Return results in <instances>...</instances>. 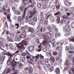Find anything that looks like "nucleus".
Listing matches in <instances>:
<instances>
[{"label": "nucleus", "mask_w": 74, "mask_h": 74, "mask_svg": "<svg viewBox=\"0 0 74 74\" xmlns=\"http://www.w3.org/2000/svg\"><path fill=\"white\" fill-rule=\"evenodd\" d=\"M64 4L67 7H69V6L71 5L72 3L71 2H69V1L67 0H65L64 1Z\"/></svg>", "instance_id": "7"}, {"label": "nucleus", "mask_w": 74, "mask_h": 74, "mask_svg": "<svg viewBox=\"0 0 74 74\" xmlns=\"http://www.w3.org/2000/svg\"><path fill=\"white\" fill-rule=\"evenodd\" d=\"M22 34L23 36H24V37H23V38H24L25 37V36L26 35V33L25 32H23V33H22Z\"/></svg>", "instance_id": "45"}, {"label": "nucleus", "mask_w": 74, "mask_h": 74, "mask_svg": "<svg viewBox=\"0 0 74 74\" xmlns=\"http://www.w3.org/2000/svg\"><path fill=\"white\" fill-rule=\"evenodd\" d=\"M69 35H70V33L69 32H67L65 34V36L66 37H68V36H69Z\"/></svg>", "instance_id": "55"}, {"label": "nucleus", "mask_w": 74, "mask_h": 74, "mask_svg": "<svg viewBox=\"0 0 74 74\" xmlns=\"http://www.w3.org/2000/svg\"><path fill=\"white\" fill-rule=\"evenodd\" d=\"M57 22L58 23H59L60 22V17H58L57 19Z\"/></svg>", "instance_id": "48"}, {"label": "nucleus", "mask_w": 74, "mask_h": 74, "mask_svg": "<svg viewBox=\"0 0 74 74\" xmlns=\"http://www.w3.org/2000/svg\"><path fill=\"white\" fill-rule=\"evenodd\" d=\"M46 66L48 68H49L50 67V66H51V65H50V63H48L46 64Z\"/></svg>", "instance_id": "41"}, {"label": "nucleus", "mask_w": 74, "mask_h": 74, "mask_svg": "<svg viewBox=\"0 0 74 74\" xmlns=\"http://www.w3.org/2000/svg\"><path fill=\"white\" fill-rule=\"evenodd\" d=\"M9 3H15L16 1V0H9Z\"/></svg>", "instance_id": "35"}, {"label": "nucleus", "mask_w": 74, "mask_h": 74, "mask_svg": "<svg viewBox=\"0 0 74 74\" xmlns=\"http://www.w3.org/2000/svg\"><path fill=\"white\" fill-rule=\"evenodd\" d=\"M50 63L53 64V62H54L55 61V58H54V57L53 56H51L50 57Z\"/></svg>", "instance_id": "13"}, {"label": "nucleus", "mask_w": 74, "mask_h": 74, "mask_svg": "<svg viewBox=\"0 0 74 74\" xmlns=\"http://www.w3.org/2000/svg\"><path fill=\"white\" fill-rule=\"evenodd\" d=\"M47 47H49V48L50 47L51 45H50V44H46V45Z\"/></svg>", "instance_id": "59"}, {"label": "nucleus", "mask_w": 74, "mask_h": 74, "mask_svg": "<svg viewBox=\"0 0 74 74\" xmlns=\"http://www.w3.org/2000/svg\"><path fill=\"white\" fill-rule=\"evenodd\" d=\"M70 41H73V42H74V38H72L71 39Z\"/></svg>", "instance_id": "64"}, {"label": "nucleus", "mask_w": 74, "mask_h": 74, "mask_svg": "<svg viewBox=\"0 0 74 74\" xmlns=\"http://www.w3.org/2000/svg\"><path fill=\"white\" fill-rule=\"evenodd\" d=\"M9 47L10 49H14V46H13L12 44H9Z\"/></svg>", "instance_id": "24"}, {"label": "nucleus", "mask_w": 74, "mask_h": 74, "mask_svg": "<svg viewBox=\"0 0 74 74\" xmlns=\"http://www.w3.org/2000/svg\"><path fill=\"white\" fill-rule=\"evenodd\" d=\"M70 28V25H67L64 27L63 29L67 32H70V28Z\"/></svg>", "instance_id": "6"}, {"label": "nucleus", "mask_w": 74, "mask_h": 74, "mask_svg": "<svg viewBox=\"0 0 74 74\" xmlns=\"http://www.w3.org/2000/svg\"><path fill=\"white\" fill-rule=\"evenodd\" d=\"M29 63L31 64H33V60L31 59H30L28 61Z\"/></svg>", "instance_id": "28"}, {"label": "nucleus", "mask_w": 74, "mask_h": 74, "mask_svg": "<svg viewBox=\"0 0 74 74\" xmlns=\"http://www.w3.org/2000/svg\"><path fill=\"white\" fill-rule=\"evenodd\" d=\"M7 3L5 2L3 7V10H5V8H7Z\"/></svg>", "instance_id": "18"}, {"label": "nucleus", "mask_w": 74, "mask_h": 74, "mask_svg": "<svg viewBox=\"0 0 74 74\" xmlns=\"http://www.w3.org/2000/svg\"><path fill=\"white\" fill-rule=\"evenodd\" d=\"M15 37H16V40H17L18 41H21V40L18 38V36H16Z\"/></svg>", "instance_id": "49"}, {"label": "nucleus", "mask_w": 74, "mask_h": 74, "mask_svg": "<svg viewBox=\"0 0 74 74\" xmlns=\"http://www.w3.org/2000/svg\"><path fill=\"white\" fill-rule=\"evenodd\" d=\"M11 64H12V66L13 67H15V65L17 64V62L15 61V60L14 59L11 63Z\"/></svg>", "instance_id": "12"}, {"label": "nucleus", "mask_w": 74, "mask_h": 74, "mask_svg": "<svg viewBox=\"0 0 74 74\" xmlns=\"http://www.w3.org/2000/svg\"><path fill=\"white\" fill-rule=\"evenodd\" d=\"M28 44V42H27L25 40H23L21 42L19 43L18 45H18L17 48L21 51H23V49H25V47H24V45H27Z\"/></svg>", "instance_id": "1"}, {"label": "nucleus", "mask_w": 74, "mask_h": 74, "mask_svg": "<svg viewBox=\"0 0 74 74\" xmlns=\"http://www.w3.org/2000/svg\"><path fill=\"white\" fill-rule=\"evenodd\" d=\"M55 72L57 74H59L60 73V69L59 68H57L55 70Z\"/></svg>", "instance_id": "14"}, {"label": "nucleus", "mask_w": 74, "mask_h": 74, "mask_svg": "<svg viewBox=\"0 0 74 74\" xmlns=\"http://www.w3.org/2000/svg\"><path fill=\"white\" fill-rule=\"evenodd\" d=\"M37 17H33V21H34L35 22H37Z\"/></svg>", "instance_id": "38"}, {"label": "nucleus", "mask_w": 74, "mask_h": 74, "mask_svg": "<svg viewBox=\"0 0 74 74\" xmlns=\"http://www.w3.org/2000/svg\"><path fill=\"white\" fill-rule=\"evenodd\" d=\"M50 42H51L52 44H54L55 43V41L54 39H53L51 41H50Z\"/></svg>", "instance_id": "37"}, {"label": "nucleus", "mask_w": 74, "mask_h": 74, "mask_svg": "<svg viewBox=\"0 0 74 74\" xmlns=\"http://www.w3.org/2000/svg\"><path fill=\"white\" fill-rule=\"evenodd\" d=\"M25 18L26 19V23H27V22H28V19H29L28 16H26Z\"/></svg>", "instance_id": "43"}, {"label": "nucleus", "mask_w": 74, "mask_h": 74, "mask_svg": "<svg viewBox=\"0 0 74 74\" xmlns=\"http://www.w3.org/2000/svg\"><path fill=\"white\" fill-rule=\"evenodd\" d=\"M50 20L52 22H53L55 21V17L54 16H51L50 18Z\"/></svg>", "instance_id": "21"}, {"label": "nucleus", "mask_w": 74, "mask_h": 74, "mask_svg": "<svg viewBox=\"0 0 74 74\" xmlns=\"http://www.w3.org/2000/svg\"><path fill=\"white\" fill-rule=\"evenodd\" d=\"M2 54L3 55V56H5V55H8V56H9L10 57H12L14 56L13 54H12L11 53H9L8 52L7 53H5V51L2 52Z\"/></svg>", "instance_id": "5"}, {"label": "nucleus", "mask_w": 74, "mask_h": 74, "mask_svg": "<svg viewBox=\"0 0 74 74\" xmlns=\"http://www.w3.org/2000/svg\"><path fill=\"white\" fill-rule=\"evenodd\" d=\"M64 18L62 19L60 21V23H61V24H63V23H64Z\"/></svg>", "instance_id": "39"}, {"label": "nucleus", "mask_w": 74, "mask_h": 74, "mask_svg": "<svg viewBox=\"0 0 74 74\" xmlns=\"http://www.w3.org/2000/svg\"><path fill=\"white\" fill-rule=\"evenodd\" d=\"M70 64V62L69 61H66V64L67 66H68Z\"/></svg>", "instance_id": "57"}, {"label": "nucleus", "mask_w": 74, "mask_h": 74, "mask_svg": "<svg viewBox=\"0 0 74 74\" xmlns=\"http://www.w3.org/2000/svg\"><path fill=\"white\" fill-rule=\"evenodd\" d=\"M11 61H12V58H11V57H10L9 58L8 60L7 61V63H11Z\"/></svg>", "instance_id": "34"}, {"label": "nucleus", "mask_w": 74, "mask_h": 74, "mask_svg": "<svg viewBox=\"0 0 74 74\" xmlns=\"http://www.w3.org/2000/svg\"><path fill=\"white\" fill-rule=\"evenodd\" d=\"M11 71V69H9V70H8L7 72L6 73V71H5L3 73V74H7L8 73H10Z\"/></svg>", "instance_id": "25"}, {"label": "nucleus", "mask_w": 74, "mask_h": 74, "mask_svg": "<svg viewBox=\"0 0 74 74\" xmlns=\"http://www.w3.org/2000/svg\"><path fill=\"white\" fill-rule=\"evenodd\" d=\"M25 59H26L25 57H21V59L20 60H21L22 62H23L24 61H25Z\"/></svg>", "instance_id": "36"}, {"label": "nucleus", "mask_w": 74, "mask_h": 74, "mask_svg": "<svg viewBox=\"0 0 74 74\" xmlns=\"http://www.w3.org/2000/svg\"><path fill=\"white\" fill-rule=\"evenodd\" d=\"M40 63L42 65H44L45 64H46V62H45V60L44 59H43V60L40 61Z\"/></svg>", "instance_id": "22"}, {"label": "nucleus", "mask_w": 74, "mask_h": 74, "mask_svg": "<svg viewBox=\"0 0 74 74\" xmlns=\"http://www.w3.org/2000/svg\"><path fill=\"white\" fill-rule=\"evenodd\" d=\"M60 35H61L60 33L57 32L55 33V37H59V36H60Z\"/></svg>", "instance_id": "23"}, {"label": "nucleus", "mask_w": 74, "mask_h": 74, "mask_svg": "<svg viewBox=\"0 0 74 74\" xmlns=\"http://www.w3.org/2000/svg\"><path fill=\"white\" fill-rule=\"evenodd\" d=\"M41 44H40L38 46V48H39V49L38 50V52H40V51H41Z\"/></svg>", "instance_id": "31"}, {"label": "nucleus", "mask_w": 74, "mask_h": 74, "mask_svg": "<svg viewBox=\"0 0 74 74\" xmlns=\"http://www.w3.org/2000/svg\"><path fill=\"white\" fill-rule=\"evenodd\" d=\"M34 49V47L32 46H29L28 48V50L30 52H33Z\"/></svg>", "instance_id": "10"}, {"label": "nucleus", "mask_w": 74, "mask_h": 74, "mask_svg": "<svg viewBox=\"0 0 74 74\" xmlns=\"http://www.w3.org/2000/svg\"><path fill=\"white\" fill-rule=\"evenodd\" d=\"M44 25H47L48 24V21L45 20L43 23Z\"/></svg>", "instance_id": "30"}, {"label": "nucleus", "mask_w": 74, "mask_h": 74, "mask_svg": "<svg viewBox=\"0 0 74 74\" xmlns=\"http://www.w3.org/2000/svg\"><path fill=\"white\" fill-rule=\"evenodd\" d=\"M10 36L12 38L14 39V37H15V35H14V34H11L10 35Z\"/></svg>", "instance_id": "33"}, {"label": "nucleus", "mask_w": 74, "mask_h": 74, "mask_svg": "<svg viewBox=\"0 0 74 74\" xmlns=\"http://www.w3.org/2000/svg\"><path fill=\"white\" fill-rule=\"evenodd\" d=\"M45 27H43L41 28L40 32H45Z\"/></svg>", "instance_id": "40"}, {"label": "nucleus", "mask_w": 74, "mask_h": 74, "mask_svg": "<svg viewBox=\"0 0 74 74\" xmlns=\"http://www.w3.org/2000/svg\"><path fill=\"white\" fill-rule=\"evenodd\" d=\"M66 51H69V47L68 46H66Z\"/></svg>", "instance_id": "60"}, {"label": "nucleus", "mask_w": 74, "mask_h": 74, "mask_svg": "<svg viewBox=\"0 0 74 74\" xmlns=\"http://www.w3.org/2000/svg\"><path fill=\"white\" fill-rule=\"evenodd\" d=\"M29 1L32 4L31 0H23V4H25V5H27V4H29Z\"/></svg>", "instance_id": "8"}, {"label": "nucleus", "mask_w": 74, "mask_h": 74, "mask_svg": "<svg viewBox=\"0 0 74 74\" xmlns=\"http://www.w3.org/2000/svg\"><path fill=\"white\" fill-rule=\"evenodd\" d=\"M21 11H23V17L21 18V22L22 21L23 22H25V16L26 15V12L27 10H21Z\"/></svg>", "instance_id": "3"}, {"label": "nucleus", "mask_w": 74, "mask_h": 74, "mask_svg": "<svg viewBox=\"0 0 74 74\" xmlns=\"http://www.w3.org/2000/svg\"><path fill=\"white\" fill-rule=\"evenodd\" d=\"M46 40L42 42V44L45 45L47 44V43L50 42L51 41V39H47Z\"/></svg>", "instance_id": "9"}, {"label": "nucleus", "mask_w": 74, "mask_h": 74, "mask_svg": "<svg viewBox=\"0 0 74 74\" xmlns=\"http://www.w3.org/2000/svg\"><path fill=\"white\" fill-rule=\"evenodd\" d=\"M51 60L49 58H47L45 60V62H46V64H47V63H51V61H50Z\"/></svg>", "instance_id": "19"}, {"label": "nucleus", "mask_w": 74, "mask_h": 74, "mask_svg": "<svg viewBox=\"0 0 74 74\" xmlns=\"http://www.w3.org/2000/svg\"><path fill=\"white\" fill-rule=\"evenodd\" d=\"M10 10H5L4 14L5 15H7V13H10Z\"/></svg>", "instance_id": "20"}, {"label": "nucleus", "mask_w": 74, "mask_h": 74, "mask_svg": "<svg viewBox=\"0 0 74 74\" xmlns=\"http://www.w3.org/2000/svg\"><path fill=\"white\" fill-rule=\"evenodd\" d=\"M7 41H9V42H10V41L13 42V40L12 39L10 38L9 37H8L7 38Z\"/></svg>", "instance_id": "27"}, {"label": "nucleus", "mask_w": 74, "mask_h": 74, "mask_svg": "<svg viewBox=\"0 0 74 74\" xmlns=\"http://www.w3.org/2000/svg\"><path fill=\"white\" fill-rule=\"evenodd\" d=\"M13 11H14V13L17 14V15H20V14H21V11H18L17 10H13Z\"/></svg>", "instance_id": "15"}, {"label": "nucleus", "mask_w": 74, "mask_h": 74, "mask_svg": "<svg viewBox=\"0 0 74 74\" xmlns=\"http://www.w3.org/2000/svg\"><path fill=\"white\" fill-rule=\"evenodd\" d=\"M22 31L23 32H25L26 30H25V28L24 27H22L21 29Z\"/></svg>", "instance_id": "46"}, {"label": "nucleus", "mask_w": 74, "mask_h": 74, "mask_svg": "<svg viewBox=\"0 0 74 74\" xmlns=\"http://www.w3.org/2000/svg\"><path fill=\"white\" fill-rule=\"evenodd\" d=\"M55 29V31H54V32H55V33H58L59 32H58V28H56Z\"/></svg>", "instance_id": "47"}, {"label": "nucleus", "mask_w": 74, "mask_h": 74, "mask_svg": "<svg viewBox=\"0 0 74 74\" xmlns=\"http://www.w3.org/2000/svg\"><path fill=\"white\" fill-rule=\"evenodd\" d=\"M60 15V12H57L56 13H55L54 15Z\"/></svg>", "instance_id": "53"}, {"label": "nucleus", "mask_w": 74, "mask_h": 74, "mask_svg": "<svg viewBox=\"0 0 74 74\" xmlns=\"http://www.w3.org/2000/svg\"><path fill=\"white\" fill-rule=\"evenodd\" d=\"M53 69L54 68L53 67H52L50 68H49V71L50 72H51V71H52L53 70Z\"/></svg>", "instance_id": "50"}, {"label": "nucleus", "mask_w": 74, "mask_h": 74, "mask_svg": "<svg viewBox=\"0 0 74 74\" xmlns=\"http://www.w3.org/2000/svg\"><path fill=\"white\" fill-rule=\"evenodd\" d=\"M21 19L22 18L21 17V16H18L17 18L18 22L20 21V22H21Z\"/></svg>", "instance_id": "26"}, {"label": "nucleus", "mask_w": 74, "mask_h": 74, "mask_svg": "<svg viewBox=\"0 0 74 74\" xmlns=\"http://www.w3.org/2000/svg\"><path fill=\"white\" fill-rule=\"evenodd\" d=\"M43 37L44 40H47V39L49 40L52 37V34L49 32H47L46 34V36H43Z\"/></svg>", "instance_id": "2"}, {"label": "nucleus", "mask_w": 74, "mask_h": 74, "mask_svg": "<svg viewBox=\"0 0 74 74\" xmlns=\"http://www.w3.org/2000/svg\"><path fill=\"white\" fill-rule=\"evenodd\" d=\"M28 31V32H31L32 33H34V30L33 29V28L30 27L29 28Z\"/></svg>", "instance_id": "11"}, {"label": "nucleus", "mask_w": 74, "mask_h": 74, "mask_svg": "<svg viewBox=\"0 0 74 74\" xmlns=\"http://www.w3.org/2000/svg\"><path fill=\"white\" fill-rule=\"evenodd\" d=\"M71 26L72 28H74V22L71 24Z\"/></svg>", "instance_id": "61"}, {"label": "nucleus", "mask_w": 74, "mask_h": 74, "mask_svg": "<svg viewBox=\"0 0 74 74\" xmlns=\"http://www.w3.org/2000/svg\"><path fill=\"white\" fill-rule=\"evenodd\" d=\"M22 55L23 56H26V53L25 52H23L22 53Z\"/></svg>", "instance_id": "56"}, {"label": "nucleus", "mask_w": 74, "mask_h": 74, "mask_svg": "<svg viewBox=\"0 0 74 74\" xmlns=\"http://www.w3.org/2000/svg\"><path fill=\"white\" fill-rule=\"evenodd\" d=\"M40 22L42 23V22H43V16H42L40 20Z\"/></svg>", "instance_id": "62"}, {"label": "nucleus", "mask_w": 74, "mask_h": 74, "mask_svg": "<svg viewBox=\"0 0 74 74\" xmlns=\"http://www.w3.org/2000/svg\"><path fill=\"white\" fill-rule=\"evenodd\" d=\"M33 69L32 68H30L28 69V72H33Z\"/></svg>", "instance_id": "32"}, {"label": "nucleus", "mask_w": 74, "mask_h": 74, "mask_svg": "<svg viewBox=\"0 0 74 74\" xmlns=\"http://www.w3.org/2000/svg\"><path fill=\"white\" fill-rule=\"evenodd\" d=\"M63 17L64 18V23L66 25H68L69 23V22H70V19L69 18H67V16L66 15H64Z\"/></svg>", "instance_id": "4"}, {"label": "nucleus", "mask_w": 74, "mask_h": 74, "mask_svg": "<svg viewBox=\"0 0 74 74\" xmlns=\"http://www.w3.org/2000/svg\"><path fill=\"white\" fill-rule=\"evenodd\" d=\"M69 74H74V68L71 69V70L69 71Z\"/></svg>", "instance_id": "16"}, {"label": "nucleus", "mask_w": 74, "mask_h": 74, "mask_svg": "<svg viewBox=\"0 0 74 74\" xmlns=\"http://www.w3.org/2000/svg\"><path fill=\"white\" fill-rule=\"evenodd\" d=\"M60 45H63V44H64L63 41H61L60 42Z\"/></svg>", "instance_id": "63"}, {"label": "nucleus", "mask_w": 74, "mask_h": 74, "mask_svg": "<svg viewBox=\"0 0 74 74\" xmlns=\"http://www.w3.org/2000/svg\"><path fill=\"white\" fill-rule=\"evenodd\" d=\"M25 7L24 6H21L19 8V10H25Z\"/></svg>", "instance_id": "29"}, {"label": "nucleus", "mask_w": 74, "mask_h": 74, "mask_svg": "<svg viewBox=\"0 0 74 74\" xmlns=\"http://www.w3.org/2000/svg\"><path fill=\"white\" fill-rule=\"evenodd\" d=\"M74 48L73 46H71L70 47V49L71 51H73L74 50Z\"/></svg>", "instance_id": "52"}, {"label": "nucleus", "mask_w": 74, "mask_h": 74, "mask_svg": "<svg viewBox=\"0 0 74 74\" xmlns=\"http://www.w3.org/2000/svg\"><path fill=\"white\" fill-rule=\"evenodd\" d=\"M57 53L56 51H53V55H54V56L57 55Z\"/></svg>", "instance_id": "51"}, {"label": "nucleus", "mask_w": 74, "mask_h": 74, "mask_svg": "<svg viewBox=\"0 0 74 74\" xmlns=\"http://www.w3.org/2000/svg\"><path fill=\"white\" fill-rule=\"evenodd\" d=\"M22 66H23V65L22 64V63H20L18 65V68L19 69H21L22 68Z\"/></svg>", "instance_id": "42"}, {"label": "nucleus", "mask_w": 74, "mask_h": 74, "mask_svg": "<svg viewBox=\"0 0 74 74\" xmlns=\"http://www.w3.org/2000/svg\"><path fill=\"white\" fill-rule=\"evenodd\" d=\"M5 58V56H3V57L2 58L1 60V64H3V61L4 60Z\"/></svg>", "instance_id": "17"}, {"label": "nucleus", "mask_w": 74, "mask_h": 74, "mask_svg": "<svg viewBox=\"0 0 74 74\" xmlns=\"http://www.w3.org/2000/svg\"><path fill=\"white\" fill-rule=\"evenodd\" d=\"M7 18L8 20H9L10 21V22H11V19H10V15H8L7 16Z\"/></svg>", "instance_id": "44"}, {"label": "nucleus", "mask_w": 74, "mask_h": 74, "mask_svg": "<svg viewBox=\"0 0 74 74\" xmlns=\"http://www.w3.org/2000/svg\"><path fill=\"white\" fill-rule=\"evenodd\" d=\"M4 44L3 43V41L1 40V39H0V45H3Z\"/></svg>", "instance_id": "54"}, {"label": "nucleus", "mask_w": 74, "mask_h": 74, "mask_svg": "<svg viewBox=\"0 0 74 74\" xmlns=\"http://www.w3.org/2000/svg\"><path fill=\"white\" fill-rule=\"evenodd\" d=\"M39 56H40V55L38 54L37 55V56H35V58L36 59H38L39 58Z\"/></svg>", "instance_id": "58"}]
</instances>
